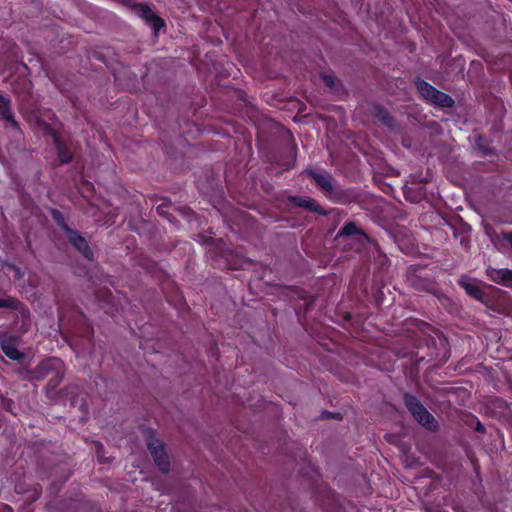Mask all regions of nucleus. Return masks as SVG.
Masks as SVG:
<instances>
[{
  "label": "nucleus",
  "mask_w": 512,
  "mask_h": 512,
  "mask_svg": "<svg viewBox=\"0 0 512 512\" xmlns=\"http://www.w3.org/2000/svg\"><path fill=\"white\" fill-rule=\"evenodd\" d=\"M323 80L327 86L332 87L334 85V81L331 76H323Z\"/></svg>",
  "instance_id": "31"
},
{
  "label": "nucleus",
  "mask_w": 512,
  "mask_h": 512,
  "mask_svg": "<svg viewBox=\"0 0 512 512\" xmlns=\"http://www.w3.org/2000/svg\"><path fill=\"white\" fill-rule=\"evenodd\" d=\"M483 142H485V139L481 136L478 137L476 144L478 149L482 152V154L485 156L494 154L493 149L488 145L483 144Z\"/></svg>",
  "instance_id": "24"
},
{
  "label": "nucleus",
  "mask_w": 512,
  "mask_h": 512,
  "mask_svg": "<svg viewBox=\"0 0 512 512\" xmlns=\"http://www.w3.org/2000/svg\"><path fill=\"white\" fill-rule=\"evenodd\" d=\"M55 149L57 151L58 159L62 164H69L72 161V154L68 151L65 144L61 139L54 141Z\"/></svg>",
  "instance_id": "19"
},
{
  "label": "nucleus",
  "mask_w": 512,
  "mask_h": 512,
  "mask_svg": "<svg viewBox=\"0 0 512 512\" xmlns=\"http://www.w3.org/2000/svg\"><path fill=\"white\" fill-rule=\"evenodd\" d=\"M80 408L82 409L83 412L87 411V405L83 399H81Z\"/></svg>",
  "instance_id": "32"
},
{
  "label": "nucleus",
  "mask_w": 512,
  "mask_h": 512,
  "mask_svg": "<svg viewBox=\"0 0 512 512\" xmlns=\"http://www.w3.org/2000/svg\"><path fill=\"white\" fill-rule=\"evenodd\" d=\"M473 427L476 432H479L481 434H484L486 432L484 425L478 419H476L475 425Z\"/></svg>",
  "instance_id": "28"
},
{
  "label": "nucleus",
  "mask_w": 512,
  "mask_h": 512,
  "mask_svg": "<svg viewBox=\"0 0 512 512\" xmlns=\"http://www.w3.org/2000/svg\"><path fill=\"white\" fill-rule=\"evenodd\" d=\"M64 365V362L57 357H49L42 362H40L35 368V376L36 381H41L44 378L51 376L54 372L61 371V366Z\"/></svg>",
  "instance_id": "5"
},
{
  "label": "nucleus",
  "mask_w": 512,
  "mask_h": 512,
  "mask_svg": "<svg viewBox=\"0 0 512 512\" xmlns=\"http://www.w3.org/2000/svg\"><path fill=\"white\" fill-rule=\"evenodd\" d=\"M17 374L24 381H36V378H34V376H35L34 369H27L25 367L19 368L17 370Z\"/></svg>",
  "instance_id": "22"
},
{
  "label": "nucleus",
  "mask_w": 512,
  "mask_h": 512,
  "mask_svg": "<svg viewBox=\"0 0 512 512\" xmlns=\"http://www.w3.org/2000/svg\"><path fill=\"white\" fill-rule=\"evenodd\" d=\"M430 102L443 108H452L455 104L454 99L450 95L439 91L438 89L434 93Z\"/></svg>",
  "instance_id": "17"
},
{
  "label": "nucleus",
  "mask_w": 512,
  "mask_h": 512,
  "mask_svg": "<svg viewBox=\"0 0 512 512\" xmlns=\"http://www.w3.org/2000/svg\"><path fill=\"white\" fill-rule=\"evenodd\" d=\"M66 373V367L65 364L61 366V371L54 372V374L51 375V378L49 379L47 386H46V393L49 398H53L56 394V388L59 386V384L63 381L64 376Z\"/></svg>",
  "instance_id": "14"
},
{
  "label": "nucleus",
  "mask_w": 512,
  "mask_h": 512,
  "mask_svg": "<svg viewBox=\"0 0 512 512\" xmlns=\"http://www.w3.org/2000/svg\"><path fill=\"white\" fill-rule=\"evenodd\" d=\"M132 9L138 16L146 20V22L154 29L155 32H158L165 26L164 21L157 14H155L148 5L138 3L133 5Z\"/></svg>",
  "instance_id": "6"
},
{
  "label": "nucleus",
  "mask_w": 512,
  "mask_h": 512,
  "mask_svg": "<svg viewBox=\"0 0 512 512\" xmlns=\"http://www.w3.org/2000/svg\"><path fill=\"white\" fill-rule=\"evenodd\" d=\"M404 194L406 199L412 202H419L424 197V191L422 187H418L415 190L412 187L406 185L404 187Z\"/></svg>",
  "instance_id": "20"
},
{
  "label": "nucleus",
  "mask_w": 512,
  "mask_h": 512,
  "mask_svg": "<svg viewBox=\"0 0 512 512\" xmlns=\"http://www.w3.org/2000/svg\"><path fill=\"white\" fill-rule=\"evenodd\" d=\"M372 115L379 121L381 124L386 126L388 129H395V119L390 115L389 111L382 106L381 104H374L372 109Z\"/></svg>",
  "instance_id": "9"
},
{
  "label": "nucleus",
  "mask_w": 512,
  "mask_h": 512,
  "mask_svg": "<svg viewBox=\"0 0 512 512\" xmlns=\"http://www.w3.org/2000/svg\"><path fill=\"white\" fill-rule=\"evenodd\" d=\"M168 209H169V205L166 203H162V204L158 205L156 208L157 213L160 216L167 218L170 222H173L172 215L168 212Z\"/></svg>",
  "instance_id": "25"
},
{
  "label": "nucleus",
  "mask_w": 512,
  "mask_h": 512,
  "mask_svg": "<svg viewBox=\"0 0 512 512\" xmlns=\"http://www.w3.org/2000/svg\"><path fill=\"white\" fill-rule=\"evenodd\" d=\"M415 86L418 92L429 102L433 98L434 93L437 91L434 86L420 78L415 80Z\"/></svg>",
  "instance_id": "18"
},
{
  "label": "nucleus",
  "mask_w": 512,
  "mask_h": 512,
  "mask_svg": "<svg viewBox=\"0 0 512 512\" xmlns=\"http://www.w3.org/2000/svg\"><path fill=\"white\" fill-rule=\"evenodd\" d=\"M305 173L309 175L315 184L329 197L334 199H341L344 192L335 185L334 178L327 172H317L315 170H306Z\"/></svg>",
  "instance_id": "3"
},
{
  "label": "nucleus",
  "mask_w": 512,
  "mask_h": 512,
  "mask_svg": "<svg viewBox=\"0 0 512 512\" xmlns=\"http://www.w3.org/2000/svg\"><path fill=\"white\" fill-rule=\"evenodd\" d=\"M62 393L64 390L61 391ZM65 392L71 395V406H76L78 402L79 387L76 385H69L65 388Z\"/></svg>",
  "instance_id": "23"
},
{
  "label": "nucleus",
  "mask_w": 512,
  "mask_h": 512,
  "mask_svg": "<svg viewBox=\"0 0 512 512\" xmlns=\"http://www.w3.org/2000/svg\"><path fill=\"white\" fill-rule=\"evenodd\" d=\"M62 230L65 232L67 239L87 260L93 261L94 254L87 240L76 230L71 229L66 223L62 224Z\"/></svg>",
  "instance_id": "4"
},
{
  "label": "nucleus",
  "mask_w": 512,
  "mask_h": 512,
  "mask_svg": "<svg viewBox=\"0 0 512 512\" xmlns=\"http://www.w3.org/2000/svg\"><path fill=\"white\" fill-rule=\"evenodd\" d=\"M406 282L415 291L431 294L444 305L450 302V299L442 293L438 282L427 272L425 267L409 266L406 270Z\"/></svg>",
  "instance_id": "1"
},
{
  "label": "nucleus",
  "mask_w": 512,
  "mask_h": 512,
  "mask_svg": "<svg viewBox=\"0 0 512 512\" xmlns=\"http://www.w3.org/2000/svg\"><path fill=\"white\" fill-rule=\"evenodd\" d=\"M486 273L492 281L498 284L509 286L512 283V270L488 268Z\"/></svg>",
  "instance_id": "10"
},
{
  "label": "nucleus",
  "mask_w": 512,
  "mask_h": 512,
  "mask_svg": "<svg viewBox=\"0 0 512 512\" xmlns=\"http://www.w3.org/2000/svg\"><path fill=\"white\" fill-rule=\"evenodd\" d=\"M287 201L294 207L306 209L310 212L326 216L329 214L315 199L311 197L288 196Z\"/></svg>",
  "instance_id": "7"
},
{
  "label": "nucleus",
  "mask_w": 512,
  "mask_h": 512,
  "mask_svg": "<svg viewBox=\"0 0 512 512\" xmlns=\"http://www.w3.org/2000/svg\"><path fill=\"white\" fill-rule=\"evenodd\" d=\"M37 124L43 133L50 135L53 138V141H56V139L60 138L57 132L51 127L49 123L38 120Z\"/></svg>",
  "instance_id": "21"
},
{
  "label": "nucleus",
  "mask_w": 512,
  "mask_h": 512,
  "mask_svg": "<svg viewBox=\"0 0 512 512\" xmlns=\"http://www.w3.org/2000/svg\"><path fill=\"white\" fill-rule=\"evenodd\" d=\"M0 120H4L12 128L17 131H20L19 123L16 121L14 117V113L11 107V99L5 97L0 93Z\"/></svg>",
  "instance_id": "8"
},
{
  "label": "nucleus",
  "mask_w": 512,
  "mask_h": 512,
  "mask_svg": "<svg viewBox=\"0 0 512 512\" xmlns=\"http://www.w3.org/2000/svg\"><path fill=\"white\" fill-rule=\"evenodd\" d=\"M178 211L184 216H189L192 213L191 209L188 207L179 208Z\"/></svg>",
  "instance_id": "30"
},
{
  "label": "nucleus",
  "mask_w": 512,
  "mask_h": 512,
  "mask_svg": "<svg viewBox=\"0 0 512 512\" xmlns=\"http://www.w3.org/2000/svg\"><path fill=\"white\" fill-rule=\"evenodd\" d=\"M353 235H359L360 237L364 238L367 241L370 240L369 236L361 228H359L353 221L345 223V225L338 232L337 238Z\"/></svg>",
  "instance_id": "15"
},
{
  "label": "nucleus",
  "mask_w": 512,
  "mask_h": 512,
  "mask_svg": "<svg viewBox=\"0 0 512 512\" xmlns=\"http://www.w3.org/2000/svg\"><path fill=\"white\" fill-rule=\"evenodd\" d=\"M404 405L409 411V413L413 416V418L420 414V412L426 407L421 403V401L413 394L404 393L403 395Z\"/></svg>",
  "instance_id": "13"
},
{
  "label": "nucleus",
  "mask_w": 512,
  "mask_h": 512,
  "mask_svg": "<svg viewBox=\"0 0 512 512\" xmlns=\"http://www.w3.org/2000/svg\"><path fill=\"white\" fill-rule=\"evenodd\" d=\"M421 426L431 432H436L439 429V424L435 417L427 410L423 409L420 414L414 417Z\"/></svg>",
  "instance_id": "11"
},
{
  "label": "nucleus",
  "mask_w": 512,
  "mask_h": 512,
  "mask_svg": "<svg viewBox=\"0 0 512 512\" xmlns=\"http://www.w3.org/2000/svg\"><path fill=\"white\" fill-rule=\"evenodd\" d=\"M1 350L5 356L18 363H22L26 359V355L20 352L10 340H4L1 343Z\"/></svg>",
  "instance_id": "12"
},
{
  "label": "nucleus",
  "mask_w": 512,
  "mask_h": 512,
  "mask_svg": "<svg viewBox=\"0 0 512 512\" xmlns=\"http://www.w3.org/2000/svg\"><path fill=\"white\" fill-rule=\"evenodd\" d=\"M19 305V301L8 298V299H1L0 298V308H11V309H17Z\"/></svg>",
  "instance_id": "26"
},
{
  "label": "nucleus",
  "mask_w": 512,
  "mask_h": 512,
  "mask_svg": "<svg viewBox=\"0 0 512 512\" xmlns=\"http://www.w3.org/2000/svg\"><path fill=\"white\" fill-rule=\"evenodd\" d=\"M143 436L155 465L162 473H168L170 471V461L164 443L157 438L156 432L151 428H145Z\"/></svg>",
  "instance_id": "2"
},
{
  "label": "nucleus",
  "mask_w": 512,
  "mask_h": 512,
  "mask_svg": "<svg viewBox=\"0 0 512 512\" xmlns=\"http://www.w3.org/2000/svg\"><path fill=\"white\" fill-rule=\"evenodd\" d=\"M502 237L506 240L512 247V232H504L502 233Z\"/></svg>",
  "instance_id": "29"
},
{
  "label": "nucleus",
  "mask_w": 512,
  "mask_h": 512,
  "mask_svg": "<svg viewBox=\"0 0 512 512\" xmlns=\"http://www.w3.org/2000/svg\"><path fill=\"white\" fill-rule=\"evenodd\" d=\"M53 219L57 222V224L62 228V224L66 223L62 213L59 210L52 211Z\"/></svg>",
  "instance_id": "27"
},
{
  "label": "nucleus",
  "mask_w": 512,
  "mask_h": 512,
  "mask_svg": "<svg viewBox=\"0 0 512 512\" xmlns=\"http://www.w3.org/2000/svg\"><path fill=\"white\" fill-rule=\"evenodd\" d=\"M461 287L464 288L466 293L476 300H482L484 297V292L480 289V287L471 280L462 279L459 281Z\"/></svg>",
  "instance_id": "16"
}]
</instances>
